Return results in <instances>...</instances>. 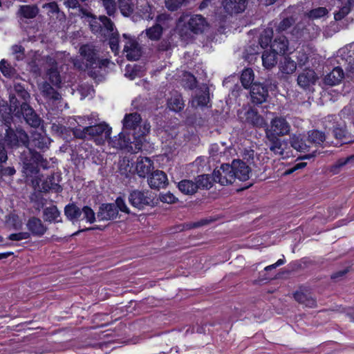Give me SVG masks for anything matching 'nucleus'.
<instances>
[{
	"mask_svg": "<svg viewBox=\"0 0 354 354\" xmlns=\"http://www.w3.org/2000/svg\"><path fill=\"white\" fill-rule=\"evenodd\" d=\"M142 122L141 117L138 113H131L126 114L123 120V129L125 130H136L139 127L138 136H143L150 131V125L145 123L142 127L140 126Z\"/></svg>",
	"mask_w": 354,
	"mask_h": 354,
	"instance_id": "1a4fd4ad",
	"label": "nucleus"
},
{
	"mask_svg": "<svg viewBox=\"0 0 354 354\" xmlns=\"http://www.w3.org/2000/svg\"><path fill=\"white\" fill-rule=\"evenodd\" d=\"M185 5L184 0H166L165 6L171 11H176L183 6Z\"/></svg>",
	"mask_w": 354,
	"mask_h": 354,
	"instance_id": "5fc2aeb1",
	"label": "nucleus"
},
{
	"mask_svg": "<svg viewBox=\"0 0 354 354\" xmlns=\"http://www.w3.org/2000/svg\"><path fill=\"white\" fill-rule=\"evenodd\" d=\"M291 126L286 118L283 116H274L270 121L269 127L265 130V134H274L277 136H284L289 135Z\"/></svg>",
	"mask_w": 354,
	"mask_h": 354,
	"instance_id": "9d476101",
	"label": "nucleus"
},
{
	"mask_svg": "<svg viewBox=\"0 0 354 354\" xmlns=\"http://www.w3.org/2000/svg\"><path fill=\"white\" fill-rule=\"evenodd\" d=\"M273 36V31L272 29H266L260 36L259 44L262 48L267 47L270 43Z\"/></svg>",
	"mask_w": 354,
	"mask_h": 354,
	"instance_id": "09e8293b",
	"label": "nucleus"
},
{
	"mask_svg": "<svg viewBox=\"0 0 354 354\" xmlns=\"http://www.w3.org/2000/svg\"><path fill=\"white\" fill-rule=\"evenodd\" d=\"M291 147L299 152L309 151L310 145L306 143L301 135L293 134L290 137Z\"/></svg>",
	"mask_w": 354,
	"mask_h": 354,
	"instance_id": "c85d7f7f",
	"label": "nucleus"
},
{
	"mask_svg": "<svg viewBox=\"0 0 354 354\" xmlns=\"http://www.w3.org/2000/svg\"><path fill=\"white\" fill-rule=\"evenodd\" d=\"M336 117L334 115H328L325 118L324 126L325 128L333 129V135L337 140L343 142H349L348 138V132L346 131L344 122H335Z\"/></svg>",
	"mask_w": 354,
	"mask_h": 354,
	"instance_id": "9b49d317",
	"label": "nucleus"
},
{
	"mask_svg": "<svg viewBox=\"0 0 354 354\" xmlns=\"http://www.w3.org/2000/svg\"><path fill=\"white\" fill-rule=\"evenodd\" d=\"M148 184L151 188L164 187L167 184V175L162 171L156 170L148 178Z\"/></svg>",
	"mask_w": 354,
	"mask_h": 354,
	"instance_id": "393cba45",
	"label": "nucleus"
},
{
	"mask_svg": "<svg viewBox=\"0 0 354 354\" xmlns=\"http://www.w3.org/2000/svg\"><path fill=\"white\" fill-rule=\"evenodd\" d=\"M196 99L198 106H205L207 105L209 102V90L206 84H203L199 88Z\"/></svg>",
	"mask_w": 354,
	"mask_h": 354,
	"instance_id": "72a5a7b5",
	"label": "nucleus"
},
{
	"mask_svg": "<svg viewBox=\"0 0 354 354\" xmlns=\"http://www.w3.org/2000/svg\"><path fill=\"white\" fill-rule=\"evenodd\" d=\"M295 300L301 304L308 308H315L317 306L316 299L313 294L308 290H299L294 294Z\"/></svg>",
	"mask_w": 354,
	"mask_h": 354,
	"instance_id": "412c9836",
	"label": "nucleus"
},
{
	"mask_svg": "<svg viewBox=\"0 0 354 354\" xmlns=\"http://www.w3.org/2000/svg\"><path fill=\"white\" fill-rule=\"evenodd\" d=\"M124 51L126 53V57L129 60H137L142 54L141 48L138 43L131 38H128L125 41Z\"/></svg>",
	"mask_w": 354,
	"mask_h": 354,
	"instance_id": "6ab92c4d",
	"label": "nucleus"
},
{
	"mask_svg": "<svg viewBox=\"0 0 354 354\" xmlns=\"http://www.w3.org/2000/svg\"><path fill=\"white\" fill-rule=\"evenodd\" d=\"M234 180L245 181L250 178L251 169L250 167L241 160H234L232 162Z\"/></svg>",
	"mask_w": 354,
	"mask_h": 354,
	"instance_id": "2eb2a0df",
	"label": "nucleus"
},
{
	"mask_svg": "<svg viewBox=\"0 0 354 354\" xmlns=\"http://www.w3.org/2000/svg\"><path fill=\"white\" fill-rule=\"evenodd\" d=\"M108 139L109 145L114 148L125 149L129 147L133 150L131 139L123 132L120 133L118 137H114L113 138L110 137V138Z\"/></svg>",
	"mask_w": 354,
	"mask_h": 354,
	"instance_id": "a878e982",
	"label": "nucleus"
},
{
	"mask_svg": "<svg viewBox=\"0 0 354 354\" xmlns=\"http://www.w3.org/2000/svg\"><path fill=\"white\" fill-rule=\"evenodd\" d=\"M3 124L0 126V143L10 149L20 146L28 147L29 137L24 130L11 128L12 117L10 112L6 115H2Z\"/></svg>",
	"mask_w": 354,
	"mask_h": 354,
	"instance_id": "f257e3e1",
	"label": "nucleus"
},
{
	"mask_svg": "<svg viewBox=\"0 0 354 354\" xmlns=\"http://www.w3.org/2000/svg\"><path fill=\"white\" fill-rule=\"evenodd\" d=\"M317 80L315 72L312 69H305L297 77V84L303 89H308Z\"/></svg>",
	"mask_w": 354,
	"mask_h": 354,
	"instance_id": "a211bd4d",
	"label": "nucleus"
},
{
	"mask_svg": "<svg viewBox=\"0 0 354 354\" xmlns=\"http://www.w3.org/2000/svg\"><path fill=\"white\" fill-rule=\"evenodd\" d=\"M82 218L81 219H85L87 222L93 223L95 221V214L93 210L88 206H84L82 209Z\"/></svg>",
	"mask_w": 354,
	"mask_h": 354,
	"instance_id": "3c124183",
	"label": "nucleus"
},
{
	"mask_svg": "<svg viewBox=\"0 0 354 354\" xmlns=\"http://www.w3.org/2000/svg\"><path fill=\"white\" fill-rule=\"evenodd\" d=\"M167 19V16L165 15L158 16L156 19L157 23L154 26L145 30L146 35L150 40L158 41L160 39L163 30L161 24Z\"/></svg>",
	"mask_w": 354,
	"mask_h": 354,
	"instance_id": "aec40b11",
	"label": "nucleus"
},
{
	"mask_svg": "<svg viewBox=\"0 0 354 354\" xmlns=\"http://www.w3.org/2000/svg\"><path fill=\"white\" fill-rule=\"evenodd\" d=\"M109 46L112 51L117 53L119 50V37L118 34L111 33V36L109 38Z\"/></svg>",
	"mask_w": 354,
	"mask_h": 354,
	"instance_id": "bf43d9fd",
	"label": "nucleus"
},
{
	"mask_svg": "<svg viewBox=\"0 0 354 354\" xmlns=\"http://www.w3.org/2000/svg\"><path fill=\"white\" fill-rule=\"evenodd\" d=\"M354 160V155L339 158L337 162L333 165V170L335 171V169H339L346 165L350 164Z\"/></svg>",
	"mask_w": 354,
	"mask_h": 354,
	"instance_id": "6e6d98bb",
	"label": "nucleus"
},
{
	"mask_svg": "<svg viewBox=\"0 0 354 354\" xmlns=\"http://www.w3.org/2000/svg\"><path fill=\"white\" fill-rule=\"evenodd\" d=\"M344 77L343 70L339 67H335L324 77V83L327 85L334 86L338 84Z\"/></svg>",
	"mask_w": 354,
	"mask_h": 354,
	"instance_id": "bb28decb",
	"label": "nucleus"
},
{
	"mask_svg": "<svg viewBox=\"0 0 354 354\" xmlns=\"http://www.w3.org/2000/svg\"><path fill=\"white\" fill-rule=\"evenodd\" d=\"M288 48V41L286 37L283 35H281L274 39V41L271 44V48L276 53L284 54Z\"/></svg>",
	"mask_w": 354,
	"mask_h": 354,
	"instance_id": "7c9ffc66",
	"label": "nucleus"
},
{
	"mask_svg": "<svg viewBox=\"0 0 354 354\" xmlns=\"http://www.w3.org/2000/svg\"><path fill=\"white\" fill-rule=\"evenodd\" d=\"M153 169V163L149 158L142 156L138 158L136 161V170L140 177H146Z\"/></svg>",
	"mask_w": 354,
	"mask_h": 354,
	"instance_id": "4be33fe9",
	"label": "nucleus"
},
{
	"mask_svg": "<svg viewBox=\"0 0 354 354\" xmlns=\"http://www.w3.org/2000/svg\"><path fill=\"white\" fill-rule=\"evenodd\" d=\"M88 120V124L90 126L86 127V131L88 132L89 139L95 138V142L97 145H102L105 140H108L110 138L111 133V128L109 127L106 123H100L95 124L97 121V119L94 118L93 114L91 116L87 117Z\"/></svg>",
	"mask_w": 354,
	"mask_h": 354,
	"instance_id": "423d86ee",
	"label": "nucleus"
},
{
	"mask_svg": "<svg viewBox=\"0 0 354 354\" xmlns=\"http://www.w3.org/2000/svg\"><path fill=\"white\" fill-rule=\"evenodd\" d=\"M0 71L7 77H12L16 73V70L7 61L2 59L0 62Z\"/></svg>",
	"mask_w": 354,
	"mask_h": 354,
	"instance_id": "de8ad7c7",
	"label": "nucleus"
},
{
	"mask_svg": "<svg viewBox=\"0 0 354 354\" xmlns=\"http://www.w3.org/2000/svg\"><path fill=\"white\" fill-rule=\"evenodd\" d=\"M39 62L41 67L46 71L49 81L55 86H59L62 77L58 71L56 60L48 55L43 57Z\"/></svg>",
	"mask_w": 354,
	"mask_h": 354,
	"instance_id": "6e6552de",
	"label": "nucleus"
},
{
	"mask_svg": "<svg viewBox=\"0 0 354 354\" xmlns=\"http://www.w3.org/2000/svg\"><path fill=\"white\" fill-rule=\"evenodd\" d=\"M326 140L324 133L318 130H312L308 132V142L316 145H322Z\"/></svg>",
	"mask_w": 354,
	"mask_h": 354,
	"instance_id": "58836bf2",
	"label": "nucleus"
},
{
	"mask_svg": "<svg viewBox=\"0 0 354 354\" xmlns=\"http://www.w3.org/2000/svg\"><path fill=\"white\" fill-rule=\"evenodd\" d=\"M179 190L185 194H193L196 192V185L195 182L189 180H183L178 183Z\"/></svg>",
	"mask_w": 354,
	"mask_h": 354,
	"instance_id": "4c0bfd02",
	"label": "nucleus"
},
{
	"mask_svg": "<svg viewBox=\"0 0 354 354\" xmlns=\"http://www.w3.org/2000/svg\"><path fill=\"white\" fill-rule=\"evenodd\" d=\"M102 4L109 16L113 17L115 15L116 8L118 7V1H115L114 0H102Z\"/></svg>",
	"mask_w": 354,
	"mask_h": 354,
	"instance_id": "8fccbe9b",
	"label": "nucleus"
},
{
	"mask_svg": "<svg viewBox=\"0 0 354 354\" xmlns=\"http://www.w3.org/2000/svg\"><path fill=\"white\" fill-rule=\"evenodd\" d=\"M100 21L102 23V25L106 28L107 30L113 32L114 30V24L112 21L108 18L106 16H100L99 17Z\"/></svg>",
	"mask_w": 354,
	"mask_h": 354,
	"instance_id": "052dcab7",
	"label": "nucleus"
},
{
	"mask_svg": "<svg viewBox=\"0 0 354 354\" xmlns=\"http://www.w3.org/2000/svg\"><path fill=\"white\" fill-rule=\"evenodd\" d=\"M251 101L255 104H261L266 102L268 97L266 86L259 83H254L250 88Z\"/></svg>",
	"mask_w": 354,
	"mask_h": 354,
	"instance_id": "dca6fc26",
	"label": "nucleus"
},
{
	"mask_svg": "<svg viewBox=\"0 0 354 354\" xmlns=\"http://www.w3.org/2000/svg\"><path fill=\"white\" fill-rule=\"evenodd\" d=\"M118 8L122 16L133 21L152 19L151 6L147 0H118Z\"/></svg>",
	"mask_w": 354,
	"mask_h": 354,
	"instance_id": "f03ea898",
	"label": "nucleus"
},
{
	"mask_svg": "<svg viewBox=\"0 0 354 354\" xmlns=\"http://www.w3.org/2000/svg\"><path fill=\"white\" fill-rule=\"evenodd\" d=\"M44 218L48 222H59L57 218L60 216V212L56 206L52 205L45 208L43 211Z\"/></svg>",
	"mask_w": 354,
	"mask_h": 354,
	"instance_id": "c9c22d12",
	"label": "nucleus"
},
{
	"mask_svg": "<svg viewBox=\"0 0 354 354\" xmlns=\"http://www.w3.org/2000/svg\"><path fill=\"white\" fill-rule=\"evenodd\" d=\"M20 160L23 163L24 171L27 176L37 174L39 167H48V161L39 153L28 148L21 153Z\"/></svg>",
	"mask_w": 354,
	"mask_h": 354,
	"instance_id": "20e7f679",
	"label": "nucleus"
},
{
	"mask_svg": "<svg viewBox=\"0 0 354 354\" xmlns=\"http://www.w3.org/2000/svg\"><path fill=\"white\" fill-rule=\"evenodd\" d=\"M292 23L293 19L292 18H286L279 23L277 29L279 31L286 30L292 25Z\"/></svg>",
	"mask_w": 354,
	"mask_h": 354,
	"instance_id": "338daca9",
	"label": "nucleus"
},
{
	"mask_svg": "<svg viewBox=\"0 0 354 354\" xmlns=\"http://www.w3.org/2000/svg\"><path fill=\"white\" fill-rule=\"evenodd\" d=\"M128 200L133 207L139 210L153 207L156 204L154 194L149 190H133L129 193Z\"/></svg>",
	"mask_w": 354,
	"mask_h": 354,
	"instance_id": "0eeeda50",
	"label": "nucleus"
},
{
	"mask_svg": "<svg viewBox=\"0 0 354 354\" xmlns=\"http://www.w3.org/2000/svg\"><path fill=\"white\" fill-rule=\"evenodd\" d=\"M254 74L251 68H245L243 71L241 75V82L244 88H251V86L254 83Z\"/></svg>",
	"mask_w": 354,
	"mask_h": 354,
	"instance_id": "ea45409f",
	"label": "nucleus"
},
{
	"mask_svg": "<svg viewBox=\"0 0 354 354\" xmlns=\"http://www.w3.org/2000/svg\"><path fill=\"white\" fill-rule=\"evenodd\" d=\"M114 204L115 205V207L118 211L120 210L122 212H124L127 214H130V209L127 207L125 200L123 198L118 197Z\"/></svg>",
	"mask_w": 354,
	"mask_h": 354,
	"instance_id": "13d9d810",
	"label": "nucleus"
},
{
	"mask_svg": "<svg viewBox=\"0 0 354 354\" xmlns=\"http://www.w3.org/2000/svg\"><path fill=\"white\" fill-rule=\"evenodd\" d=\"M297 64L295 61L290 57H284L283 62L281 63V71L286 74H292L295 71Z\"/></svg>",
	"mask_w": 354,
	"mask_h": 354,
	"instance_id": "49530a36",
	"label": "nucleus"
},
{
	"mask_svg": "<svg viewBox=\"0 0 354 354\" xmlns=\"http://www.w3.org/2000/svg\"><path fill=\"white\" fill-rule=\"evenodd\" d=\"M19 107H20V110L17 111L15 114L16 115L19 117L20 115H21L26 122L33 128H37L40 126L42 120L35 111L27 102L20 103L15 97H12L10 100V106L9 108L2 106V108L0 109V112H1L3 109H5V111L8 110V112L10 113L12 109L13 111H15Z\"/></svg>",
	"mask_w": 354,
	"mask_h": 354,
	"instance_id": "7ed1b4c3",
	"label": "nucleus"
},
{
	"mask_svg": "<svg viewBox=\"0 0 354 354\" xmlns=\"http://www.w3.org/2000/svg\"><path fill=\"white\" fill-rule=\"evenodd\" d=\"M44 8H46L50 13H58L59 12V8L56 2L52 1L48 3H46L43 6Z\"/></svg>",
	"mask_w": 354,
	"mask_h": 354,
	"instance_id": "774afa93",
	"label": "nucleus"
},
{
	"mask_svg": "<svg viewBox=\"0 0 354 354\" xmlns=\"http://www.w3.org/2000/svg\"><path fill=\"white\" fill-rule=\"evenodd\" d=\"M54 180V176H51L48 177L46 182L44 184V189L45 190L47 189H53L55 192H58L62 190L61 187L57 183H55Z\"/></svg>",
	"mask_w": 354,
	"mask_h": 354,
	"instance_id": "864d4df0",
	"label": "nucleus"
},
{
	"mask_svg": "<svg viewBox=\"0 0 354 354\" xmlns=\"http://www.w3.org/2000/svg\"><path fill=\"white\" fill-rule=\"evenodd\" d=\"M118 216V210L114 203L102 204L97 213L99 221H110L115 219Z\"/></svg>",
	"mask_w": 354,
	"mask_h": 354,
	"instance_id": "f3484780",
	"label": "nucleus"
},
{
	"mask_svg": "<svg viewBox=\"0 0 354 354\" xmlns=\"http://www.w3.org/2000/svg\"><path fill=\"white\" fill-rule=\"evenodd\" d=\"M246 0H222V6L229 15L240 13L245 8Z\"/></svg>",
	"mask_w": 354,
	"mask_h": 354,
	"instance_id": "5701e85b",
	"label": "nucleus"
},
{
	"mask_svg": "<svg viewBox=\"0 0 354 354\" xmlns=\"http://www.w3.org/2000/svg\"><path fill=\"white\" fill-rule=\"evenodd\" d=\"M73 135L75 138L80 139H89L88 132L86 131V127L84 129L74 128L73 129Z\"/></svg>",
	"mask_w": 354,
	"mask_h": 354,
	"instance_id": "e2e57ef3",
	"label": "nucleus"
},
{
	"mask_svg": "<svg viewBox=\"0 0 354 354\" xmlns=\"http://www.w3.org/2000/svg\"><path fill=\"white\" fill-rule=\"evenodd\" d=\"M30 238V234L27 232H21L19 233L11 234L8 236V239L11 241H21L24 239H28Z\"/></svg>",
	"mask_w": 354,
	"mask_h": 354,
	"instance_id": "680f3d73",
	"label": "nucleus"
},
{
	"mask_svg": "<svg viewBox=\"0 0 354 354\" xmlns=\"http://www.w3.org/2000/svg\"><path fill=\"white\" fill-rule=\"evenodd\" d=\"M196 189H208L212 186L213 178L207 174L198 176L196 179Z\"/></svg>",
	"mask_w": 354,
	"mask_h": 354,
	"instance_id": "a19ab883",
	"label": "nucleus"
},
{
	"mask_svg": "<svg viewBox=\"0 0 354 354\" xmlns=\"http://www.w3.org/2000/svg\"><path fill=\"white\" fill-rule=\"evenodd\" d=\"M32 142L34 147L40 149H48L50 142L48 138L44 136L40 133L35 134Z\"/></svg>",
	"mask_w": 354,
	"mask_h": 354,
	"instance_id": "79ce46f5",
	"label": "nucleus"
},
{
	"mask_svg": "<svg viewBox=\"0 0 354 354\" xmlns=\"http://www.w3.org/2000/svg\"><path fill=\"white\" fill-rule=\"evenodd\" d=\"M274 50H265L262 55L263 65L266 68H271L274 66L277 62V55Z\"/></svg>",
	"mask_w": 354,
	"mask_h": 354,
	"instance_id": "f704fd0d",
	"label": "nucleus"
},
{
	"mask_svg": "<svg viewBox=\"0 0 354 354\" xmlns=\"http://www.w3.org/2000/svg\"><path fill=\"white\" fill-rule=\"evenodd\" d=\"M181 84L185 88L194 89L196 86V77L189 73H184L181 80Z\"/></svg>",
	"mask_w": 354,
	"mask_h": 354,
	"instance_id": "c03bdc74",
	"label": "nucleus"
},
{
	"mask_svg": "<svg viewBox=\"0 0 354 354\" xmlns=\"http://www.w3.org/2000/svg\"><path fill=\"white\" fill-rule=\"evenodd\" d=\"M6 223L8 226L14 230H19L22 227L21 219L17 214L14 213H11L6 216Z\"/></svg>",
	"mask_w": 354,
	"mask_h": 354,
	"instance_id": "a18cd8bd",
	"label": "nucleus"
},
{
	"mask_svg": "<svg viewBox=\"0 0 354 354\" xmlns=\"http://www.w3.org/2000/svg\"><path fill=\"white\" fill-rule=\"evenodd\" d=\"M189 29L194 33L203 32L207 27L206 19L201 15H195L190 17L187 21Z\"/></svg>",
	"mask_w": 354,
	"mask_h": 354,
	"instance_id": "b1692460",
	"label": "nucleus"
},
{
	"mask_svg": "<svg viewBox=\"0 0 354 354\" xmlns=\"http://www.w3.org/2000/svg\"><path fill=\"white\" fill-rule=\"evenodd\" d=\"M64 214L71 220H77L81 218V209L75 204H68L64 208Z\"/></svg>",
	"mask_w": 354,
	"mask_h": 354,
	"instance_id": "e433bc0d",
	"label": "nucleus"
},
{
	"mask_svg": "<svg viewBox=\"0 0 354 354\" xmlns=\"http://www.w3.org/2000/svg\"><path fill=\"white\" fill-rule=\"evenodd\" d=\"M279 137L274 136L271 133L266 134V145L274 155L283 157L287 149V142L281 140Z\"/></svg>",
	"mask_w": 354,
	"mask_h": 354,
	"instance_id": "ddd939ff",
	"label": "nucleus"
},
{
	"mask_svg": "<svg viewBox=\"0 0 354 354\" xmlns=\"http://www.w3.org/2000/svg\"><path fill=\"white\" fill-rule=\"evenodd\" d=\"M39 13V8L35 5H23L19 7L18 14L25 19H33Z\"/></svg>",
	"mask_w": 354,
	"mask_h": 354,
	"instance_id": "2f4dec72",
	"label": "nucleus"
},
{
	"mask_svg": "<svg viewBox=\"0 0 354 354\" xmlns=\"http://www.w3.org/2000/svg\"><path fill=\"white\" fill-rule=\"evenodd\" d=\"M246 120L248 122L257 127L261 128L266 126V122L264 118L253 109H250L246 112Z\"/></svg>",
	"mask_w": 354,
	"mask_h": 354,
	"instance_id": "cd10ccee",
	"label": "nucleus"
},
{
	"mask_svg": "<svg viewBox=\"0 0 354 354\" xmlns=\"http://www.w3.org/2000/svg\"><path fill=\"white\" fill-rule=\"evenodd\" d=\"M40 90L43 95L46 98L53 100H59L61 98L60 94L46 82L42 83Z\"/></svg>",
	"mask_w": 354,
	"mask_h": 354,
	"instance_id": "473e14b6",
	"label": "nucleus"
},
{
	"mask_svg": "<svg viewBox=\"0 0 354 354\" xmlns=\"http://www.w3.org/2000/svg\"><path fill=\"white\" fill-rule=\"evenodd\" d=\"M80 52L86 61L85 64H81L79 61L74 62V66L80 70L101 68L107 66L109 63L107 59H100L97 56L95 49L91 45L86 44L81 46Z\"/></svg>",
	"mask_w": 354,
	"mask_h": 354,
	"instance_id": "39448f33",
	"label": "nucleus"
},
{
	"mask_svg": "<svg viewBox=\"0 0 354 354\" xmlns=\"http://www.w3.org/2000/svg\"><path fill=\"white\" fill-rule=\"evenodd\" d=\"M160 199L163 203L169 204L174 203L177 201V198L171 192H167L165 194H162L160 196Z\"/></svg>",
	"mask_w": 354,
	"mask_h": 354,
	"instance_id": "69168bd1",
	"label": "nucleus"
},
{
	"mask_svg": "<svg viewBox=\"0 0 354 354\" xmlns=\"http://www.w3.org/2000/svg\"><path fill=\"white\" fill-rule=\"evenodd\" d=\"M328 13L326 8L324 7H319L311 10L308 13V17L312 19H317L325 16Z\"/></svg>",
	"mask_w": 354,
	"mask_h": 354,
	"instance_id": "603ef678",
	"label": "nucleus"
},
{
	"mask_svg": "<svg viewBox=\"0 0 354 354\" xmlns=\"http://www.w3.org/2000/svg\"><path fill=\"white\" fill-rule=\"evenodd\" d=\"M167 104L169 108L176 112L181 111L185 106L181 95L177 91L172 93Z\"/></svg>",
	"mask_w": 354,
	"mask_h": 354,
	"instance_id": "c756f323",
	"label": "nucleus"
},
{
	"mask_svg": "<svg viewBox=\"0 0 354 354\" xmlns=\"http://www.w3.org/2000/svg\"><path fill=\"white\" fill-rule=\"evenodd\" d=\"M12 52L15 55V59L17 61H20L24 59V48L21 45H14L12 46Z\"/></svg>",
	"mask_w": 354,
	"mask_h": 354,
	"instance_id": "4d7b16f0",
	"label": "nucleus"
},
{
	"mask_svg": "<svg viewBox=\"0 0 354 354\" xmlns=\"http://www.w3.org/2000/svg\"><path fill=\"white\" fill-rule=\"evenodd\" d=\"M14 90H15L16 95L10 96V100H11L12 97H16L18 100V101L20 103H21V102H27V101L30 98V95L25 90L24 86H22L19 84H15Z\"/></svg>",
	"mask_w": 354,
	"mask_h": 354,
	"instance_id": "37998d69",
	"label": "nucleus"
},
{
	"mask_svg": "<svg viewBox=\"0 0 354 354\" xmlns=\"http://www.w3.org/2000/svg\"><path fill=\"white\" fill-rule=\"evenodd\" d=\"M234 174L232 164H222L219 168L213 171V181L221 185H227L234 181Z\"/></svg>",
	"mask_w": 354,
	"mask_h": 354,
	"instance_id": "f8f14e48",
	"label": "nucleus"
},
{
	"mask_svg": "<svg viewBox=\"0 0 354 354\" xmlns=\"http://www.w3.org/2000/svg\"><path fill=\"white\" fill-rule=\"evenodd\" d=\"M26 226L30 236L32 235L35 237H41L48 230L47 226L44 225L43 221L35 216L29 218Z\"/></svg>",
	"mask_w": 354,
	"mask_h": 354,
	"instance_id": "4468645a",
	"label": "nucleus"
},
{
	"mask_svg": "<svg viewBox=\"0 0 354 354\" xmlns=\"http://www.w3.org/2000/svg\"><path fill=\"white\" fill-rule=\"evenodd\" d=\"M351 11V8L349 6H343L338 12L335 13L334 17L336 21H339L342 19L345 16H346Z\"/></svg>",
	"mask_w": 354,
	"mask_h": 354,
	"instance_id": "0e129e2a",
	"label": "nucleus"
}]
</instances>
